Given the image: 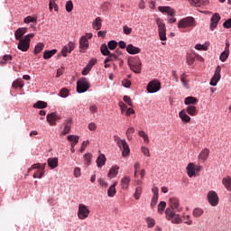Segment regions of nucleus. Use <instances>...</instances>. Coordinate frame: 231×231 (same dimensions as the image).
Segmentation results:
<instances>
[{
    "mask_svg": "<svg viewBox=\"0 0 231 231\" xmlns=\"http://www.w3.org/2000/svg\"><path fill=\"white\" fill-rule=\"evenodd\" d=\"M170 207L165 210L166 219L168 221H171V223H175L176 225H180L183 223L181 220V217L176 214V212H181L183 208L180 207V199L172 197L169 199Z\"/></svg>",
    "mask_w": 231,
    "mask_h": 231,
    "instance_id": "obj_1",
    "label": "nucleus"
},
{
    "mask_svg": "<svg viewBox=\"0 0 231 231\" xmlns=\"http://www.w3.org/2000/svg\"><path fill=\"white\" fill-rule=\"evenodd\" d=\"M128 66L134 73H142V60H140V58L128 60Z\"/></svg>",
    "mask_w": 231,
    "mask_h": 231,
    "instance_id": "obj_2",
    "label": "nucleus"
},
{
    "mask_svg": "<svg viewBox=\"0 0 231 231\" xmlns=\"http://www.w3.org/2000/svg\"><path fill=\"white\" fill-rule=\"evenodd\" d=\"M155 23L158 26L159 37L161 41H167V28L165 23L160 18H156Z\"/></svg>",
    "mask_w": 231,
    "mask_h": 231,
    "instance_id": "obj_3",
    "label": "nucleus"
},
{
    "mask_svg": "<svg viewBox=\"0 0 231 231\" xmlns=\"http://www.w3.org/2000/svg\"><path fill=\"white\" fill-rule=\"evenodd\" d=\"M89 89V80L86 78H81L77 81V91L78 93H86Z\"/></svg>",
    "mask_w": 231,
    "mask_h": 231,
    "instance_id": "obj_4",
    "label": "nucleus"
},
{
    "mask_svg": "<svg viewBox=\"0 0 231 231\" xmlns=\"http://www.w3.org/2000/svg\"><path fill=\"white\" fill-rule=\"evenodd\" d=\"M194 17L188 16L180 20V22L178 23V28H189L190 26H194Z\"/></svg>",
    "mask_w": 231,
    "mask_h": 231,
    "instance_id": "obj_5",
    "label": "nucleus"
},
{
    "mask_svg": "<svg viewBox=\"0 0 231 231\" xmlns=\"http://www.w3.org/2000/svg\"><path fill=\"white\" fill-rule=\"evenodd\" d=\"M89 209L88 208V206L84 204H79V211H78V217L79 219L84 220L87 219V217H89Z\"/></svg>",
    "mask_w": 231,
    "mask_h": 231,
    "instance_id": "obj_6",
    "label": "nucleus"
},
{
    "mask_svg": "<svg viewBox=\"0 0 231 231\" xmlns=\"http://www.w3.org/2000/svg\"><path fill=\"white\" fill-rule=\"evenodd\" d=\"M161 88L162 83H160L158 79H153L148 83L147 91L148 93H157V91H160Z\"/></svg>",
    "mask_w": 231,
    "mask_h": 231,
    "instance_id": "obj_7",
    "label": "nucleus"
},
{
    "mask_svg": "<svg viewBox=\"0 0 231 231\" xmlns=\"http://www.w3.org/2000/svg\"><path fill=\"white\" fill-rule=\"evenodd\" d=\"M208 200L211 207H217V205H219V197L214 190H211L208 193Z\"/></svg>",
    "mask_w": 231,
    "mask_h": 231,
    "instance_id": "obj_8",
    "label": "nucleus"
},
{
    "mask_svg": "<svg viewBox=\"0 0 231 231\" xmlns=\"http://www.w3.org/2000/svg\"><path fill=\"white\" fill-rule=\"evenodd\" d=\"M218 80H221V66L219 65L216 68L215 74L209 82L210 86H217Z\"/></svg>",
    "mask_w": 231,
    "mask_h": 231,
    "instance_id": "obj_9",
    "label": "nucleus"
},
{
    "mask_svg": "<svg viewBox=\"0 0 231 231\" xmlns=\"http://www.w3.org/2000/svg\"><path fill=\"white\" fill-rule=\"evenodd\" d=\"M118 147L122 151V156L124 158H127V156H129V153L131 152V149H129V144H127L125 139L122 140V143Z\"/></svg>",
    "mask_w": 231,
    "mask_h": 231,
    "instance_id": "obj_10",
    "label": "nucleus"
},
{
    "mask_svg": "<svg viewBox=\"0 0 231 231\" xmlns=\"http://www.w3.org/2000/svg\"><path fill=\"white\" fill-rule=\"evenodd\" d=\"M118 147L122 151V156L124 158H127V156H129V153L131 152V149H129V144H127L125 139L122 140V143Z\"/></svg>",
    "mask_w": 231,
    "mask_h": 231,
    "instance_id": "obj_11",
    "label": "nucleus"
},
{
    "mask_svg": "<svg viewBox=\"0 0 231 231\" xmlns=\"http://www.w3.org/2000/svg\"><path fill=\"white\" fill-rule=\"evenodd\" d=\"M219 21H221V16L219 15V14L215 13L210 19L209 24V28L212 32L213 30H216V28H217V23H219Z\"/></svg>",
    "mask_w": 231,
    "mask_h": 231,
    "instance_id": "obj_12",
    "label": "nucleus"
},
{
    "mask_svg": "<svg viewBox=\"0 0 231 231\" xmlns=\"http://www.w3.org/2000/svg\"><path fill=\"white\" fill-rule=\"evenodd\" d=\"M57 120H60V116L57 115V112L47 115V122L50 125H57Z\"/></svg>",
    "mask_w": 231,
    "mask_h": 231,
    "instance_id": "obj_13",
    "label": "nucleus"
},
{
    "mask_svg": "<svg viewBox=\"0 0 231 231\" xmlns=\"http://www.w3.org/2000/svg\"><path fill=\"white\" fill-rule=\"evenodd\" d=\"M18 50H21V51H28L30 50V42L28 40H25L23 38L22 40H18Z\"/></svg>",
    "mask_w": 231,
    "mask_h": 231,
    "instance_id": "obj_14",
    "label": "nucleus"
},
{
    "mask_svg": "<svg viewBox=\"0 0 231 231\" xmlns=\"http://www.w3.org/2000/svg\"><path fill=\"white\" fill-rule=\"evenodd\" d=\"M196 58L199 59V60H203V57L199 56V54L193 53H188L187 54V64L189 66H192L194 64Z\"/></svg>",
    "mask_w": 231,
    "mask_h": 231,
    "instance_id": "obj_15",
    "label": "nucleus"
},
{
    "mask_svg": "<svg viewBox=\"0 0 231 231\" xmlns=\"http://www.w3.org/2000/svg\"><path fill=\"white\" fill-rule=\"evenodd\" d=\"M89 48V41L86 36H81L79 39V50L84 51Z\"/></svg>",
    "mask_w": 231,
    "mask_h": 231,
    "instance_id": "obj_16",
    "label": "nucleus"
},
{
    "mask_svg": "<svg viewBox=\"0 0 231 231\" xmlns=\"http://www.w3.org/2000/svg\"><path fill=\"white\" fill-rule=\"evenodd\" d=\"M28 32V28L26 27H21L18 28L15 32H14V36L16 41H21L23 40V36L24 35V33H26Z\"/></svg>",
    "mask_w": 231,
    "mask_h": 231,
    "instance_id": "obj_17",
    "label": "nucleus"
},
{
    "mask_svg": "<svg viewBox=\"0 0 231 231\" xmlns=\"http://www.w3.org/2000/svg\"><path fill=\"white\" fill-rule=\"evenodd\" d=\"M126 51L130 55H136V53H140V51H142V49L135 47L133 44H128L126 46Z\"/></svg>",
    "mask_w": 231,
    "mask_h": 231,
    "instance_id": "obj_18",
    "label": "nucleus"
},
{
    "mask_svg": "<svg viewBox=\"0 0 231 231\" xmlns=\"http://www.w3.org/2000/svg\"><path fill=\"white\" fill-rule=\"evenodd\" d=\"M187 174L189 178H192L193 176H196V170L194 163L190 162L188 164L187 168Z\"/></svg>",
    "mask_w": 231,
    "mask_h": 231,
    "instance_id": "obj_19",
    "label": "nucleus"
},
{
    "mask_svg": "<svg viewBox=\"0 0 231 231\" xmlns=\"http://www.w3.org/2000/svg\"><path fill=\"white\" fill-rule=\"evenodd\" d=\"M179 116H180V120H182V122H185V124H189V122H190V116H189V115H187L186 109H182L179 113Z\"/></svg>",
    "mask_w": 231,
    "mask_h": 231,
    "instance_id": "obj_20",
    "label": "nucleus"
},
{
    "mask_svg": "<svg viewBox=\"0 0 231 231\" xmlns=\"http://www.w3.org/2000/svg\"><path fill=\"white\" fill-rule=\"evenodd\" d=\"M118 185V182H114L113 185H111L107 190V196L108 198H115V195L116 194V186Z\"/></svg>",
    "mask_w": 231,
    "mask_h": 231,
    "instance_id": "obj_21",
    "label": "nucleus"
},
{
    "mask_svg": "<svg viewBox=\"0 0 231 231\" xmlns=\"http://www.w3.org/2000/svg\"><path fill=\"white\" fill-rule=\"evenodd\" d=\"M209 153H210V151L208 148L203 149L199 155V160H201V162H207V159L208 158Z\"/></svg>",
    "mask_w": 231,
    "mask_h": 231,
    "instance_id": "obj_22",
    "label": "nucleus"
},
{
    "mask_svg": "<svg viewBox=\"0 0 231 231\" xmlns=\"http://www.w3.org/2000/svg\"><path fill=\"white\" fill-rule=\"evenodd\" d=\"M129 183H131V177H129V176H125V177L121 180L122 189H124V190H127V189H129Z\"/></svg>",
    "mask_w": 231,
    "mask_h": 231,
    "instance_id": "obj_23",
    "label": "nucleus"
},
{
    "mask_svg": "<svg viewBox=\"0 0 231 231\" xmlns=\"http://www.w3.org/2000/svg\"><path fill=\"white\" fill-rule=\"evenodd\" d=\"M92 28L94 30H100L102 28V18L97 16L92 23Z\"/></svg>",
    "mask_w": 231,
    "mask_h": 231,
    "instance_id": "obj_24",
    "label": "nucleus"
},
{
    "mask_svg": "<svg viewBox=\"0 0 231 231\" xmlns=\"http://www.w3.org/2000/svg\"><path fill=\"white\" fill-rule=\"evenodd\" d=\"M47 163L51 169H56V167H59V160L57 158H49Z\"/></svg>",
    "mask_w": 231,
    "mask_h": 231,
    "instance_id": "obj_25",
    "label": "nucleus"
},
{
    "mask_svg": "<svg viewBox=\"0 0 231 231\" xmlns=\"http://www.w3.org/2000/svg\"><path fill=\"white\" fill-rule=\"evenodd\" d=\"M106 155L100 154L97 159V165L100 169L101 167H104L106 165Z\"/></svg>",
    "mask_w": 231,
    "mask_h": 231,
    "instance_id": "obj_26",
    "label": "nucleus"
},
{
    "mask_svg": "<svg viewBox=\"0 0 231 231\" xmlns=\"http://www.w3.org/2000/svg\"><path fill=\"white\" fill-rule=\"evenodd\" d=\"M118 169H120L118 166H113L107 174L108 178H116L118 175Z\"/></svg>",
    "mask_w": 231,
    "mask_h": 231,
    "instance_id": "obj_27",
    "label": "nucleus"
},
{
    "mask_svg": "<svg viewBox=\"0 0 231 231\" xmlns=\"http://www.w3.org/2000/svg\"><path fill=\"white\" fill-rule=\"evenodd\" d=\"M187 113L188 115H190V116H196V115H198V109L195 106L189 105L187 107Z\"/></svg>",
    "mask_w": 231,
    "mask_h": 231,
    "instance_id": "obj_28",
    "label": "nucleus"
},
{
    "mask_svg": "<svg viewBox=\"0 0 231 231\" xmlns=\"http://www.w3.org/2000/svg\"><path fill=\"white\" fill-rule=\"evenodd\" d=\"M55 53H57V49H53L51 51H45L43 53V59H51L53 55H55Z\"/></svg>",
    "mask_w": 231,
    "mask_h": 231,
    "instance_id": "obj_29",
    "label": "nucleus"
},
{
    "mask_svg": "<svg viewBox=\"0 0 231 231\" xmlns=\"http://www.w3.org/2000/svg\"><path fill=\"white\" fill-rule=\"evenodd\" d=\"M222 184L226 187L227 190L231 192V178L230 177L222 179Z\"/></svg>",
    "mask_w": 231,
    "mask_h": 231,
    "instance_id": "obj_30",
    "label": "nucleus"
},
{
    "mask_svg": "<svg viewBox=\"0 0 231 231\" xmlns=\"http://www.w3.org/2000/svg\"><path fill=\"white\" fill-rule=\"evenodd\" d=\"M184 104H186V106H190L191 104H198V98L194 97H188L185 98Z\"/></svg>",
    "mask_w": 231,
    "mask_h": 231,
    "instance_id": "obj_31",
    "label": "nucleus"
},
{
    "mask_svg": "<svg viewBox=\"0 0 231 231\" xmlns=\"http://www.w3.org/2000/svg\"><path fill=\"white\" fill-rule=\"evenodd\" d=\"M12 59H14L12 55H4L2 60H0V66H5V64H8V62H10Z\"/></svg>",
    "mask_w": 231,
    "mask_h": 231,
    "instance_id": "obj_32",
    "label": "nucleus"
},
{
    "mask_svg": "<svg viewBox=\"0 0 231 231\" xmlns=\"http://www.w3.org/2000/svg\"><path fill=\"white\" fill-rule=\"evenodd\" d=\"M79 135H69L68 140L71 143L72 147H75L79 143Z\"/></svg>",
    "mask_w": 231,
    "mask_h": 231,
    "instance_id": "obj_33",
    "label": "nucleus"
},
{
    "mask_svg": "<svg viewBox=\"0 0 231 231\" xmlns=\"http://www.w3.org/2000/svg\"><path fill=\"white\" fill-rule=\"evenodd\" d=\"M45 167H46V163H44L42 165L41 170H38L37 172L33 174V178L34 179L35 178H39V179L42 178V176H44V169H45Z\"/></svg>",
    "mask_w": 231,
    "mask_h": 231,
    "instance_id": "obj_34",
    "label": "nucleus"
},
{
    "mask_svg": "<svg viewBox=\"0 0 231 231\" xmlns=\"http://www.w3.org/2000/svg\"><path fill=\"white\" fill-rule=\"evenodd\" d=\"M188 77L189 76L185 73L180 75V82L183 85V87L186 88H189V80H187Z\"/></svg>",
    "mask_w": 231,
    "mask_h": 231,
    "instance_id": "obj_35",
    "label": "nucleus"
},
{
    "mask_svg": "<svg viewBox=\"0 0 231 231\" xmlns=\"http://www.w3.org/2000/svg\"><path fill=\"white\" fill-rule=\"evenodd\" d=\"M33 107H36L37 109H44L45 107H48V103L44 101H38L33 105Z\"/></svg>",
    "mask_w": 231,
    "mask_h": 231,
    "instance_id": "obj_36",
    "label": "nucleus"
},
{
    "mask_svg": "<svg viewBox=\"0 0 231 231\" xmlns=\"http://www.w3.org/2000/svg\"><path fill=\"white\" fill-rule=\"evenodd\" d=\"M42 50H44V43L40 42V43L36 44V46L34 48V54L37 55V54L41 53Z\"/></svg>",
    "mask_w": 231,
    "mask_h": 231,
    "instance_id": "obj_37",
    "label": "nucleus"
},
{
    "mask_svg": "<svg viewBox=\"0 0 231 231\" xmlns=\"http://www.w3.org/2000/svg\"><path fill=\"white\" fill-rule=\"evenodd\" d=\"M190 6H195L196 8H199L201 5H203V0H189Z\"/></svg>",
    "mask_w": 231,
    "mask_h": 231,
    "instance_id": "obj_38",
    "label": "nucleus"
},
{
    "mask_svg": "<svg viewBox=\"0 0 231 231\" xmlns=\"http://www.w3.org/2000/svg\"><path fill=\"white\" fill-rule=\"evenodd\" d=\"M134 133V127L131 126L126 130V138L127 140H133V134Z\"/></svg>",
    "mask_w": 231,
    "mask_h": 231,
    "instance_id": "obj_39",
    "label": "nucleus"
},
{
    "mask_svg": "<svg viewBox=\"0 0 231 231\" xmlns=\"http://www.w3.org/2000/svg\"><path fill=\"white\" fill-rule=\"evenodd\" d=\"M101 53L102 55L107 56L111 51H109V49L107 48V45L106 43L101 45Z\"/></svg>",
    "mask_w": 231,
    "mask_h": 231,
    "instance_id": "obj_40",
    "label": "nucleus"
},
{
    "mask_svg": "<svg viewBox=\"0 0 231 231\" xmlns=\"http://www.w3.org/2000/svg\"><path fill=\"white\" fill-rule=\"evenodd\" d=\"M166 207H167V203L165 201H161L158 205V212L160 214H163V210H165Z\"/></svg>",
    "mask_w": 231,
    "mask_h": 231,
    "instance_id": "obj_41",
    "label": "nucleus"
},
{
    "mask_svg": "<svg viewBox=\"0 0 231 231\" xmlns=\"http://www.w3.org/2000/svg\"><path fill=\"white\" fill-rule=\"evenodd\" d=\"M146 223L148 225V228H153L154 225H156V221L151 217L146 218Z\"/></svg>",
    "mask_w": 231,
    "mask_h": 231,
    "instance_id": "obj_42",
    "label": "nucleus"
},
{
    "mask_svg": "<svg viewBox=\"0 0 231 231\" xmlns=\"http://www.w3.org/2000/svg\"><path fill=\"white\" fill-rule=\"evenodd\" d=\"M23 86L24 83L21 79H16L13 82V88H14V89H17V88H23Z\"/></svg>",
    "mask_w": 231,
    "mask_h": 231,
    "instance_id": "obj_43",
    "label": "nucleus"
},
{
    "mask_svg": "<svg viewBox=\"0 0 231 231\" xmlns=\"http://www.w3.org/2000/svg\"><path fill=\"white\" fill-rule=\"evenodd\" d=\"M53 5H54V12H59V6L55 3V0H50L49 8L50 11L53 10Z\"/></svg>",
    "mask_w": 231,
    "mask_h": 231,
    "instance_id": "obj_44",
    "label": "nucleus"
},
{
    "mask_svg": "<svg viewBox=\"0 0 231 231\" xmlns=\"http://www.w3.org/2000/svg\"><path fill=\"white\" fill-rule=\"evenodd\" d=\"M203 209L202 208H195L194 210H193V217H201V215L203 214Z\"/></svg>",
    "mask_w": 231,
    "mask_h": 231,
    "instance_id": "obj_45",
    "label": "nucleus"
},
{
    "mask_svg": "<svg viewBox=\"0 0 231 231\" xmlns=\"http://www.w3.org/2000/svg\"><path fill=\"white\" fill-rule=\"evenodd\" d=\"M228 55H230V52L224 51L219 57L221 62H225L228 59Z\"/></svg>",
    "mask_w": 231,
    "mask_h": 231,
    "instance_id": "obj_46",
    "label": "nucleus"
},
{
    "mask_svg": "<svg viewBox=\"0 0 231 231\" xmlns=\"http://www.w3.org/2000/svg\"><path fill=\"white\" fill-rule=\"evenodd\" d=\"M23 23L25 24H30V23H37V18H33V16H27L24 18Z\"/></svg>",
    "mask_w": 231,
    "mask_h": 231,
    "instance_id": "obj_47",
    "label": "nucleus"
},
{
    "mask_svg": "<svg viewBox=\"0 0 231 231\" xmlns=\"http://www.w3.org/2000/svg\"><path fill=\"white\" fill-rule=\"evenodd\" d=\"M91 158H93V155H91V153H86L84 155V162L86 165H89L91 163Z\"/></svg>",
    "mask_w": 231,
    "mask_h": 231,
    "instance_id": "obj_48",
    "label": "nucleus"
},
{
    "mask_svg": "<svg viewBox=\"0 0 231 231\" xmlns=\"http://www.w3.org/2000/svg\"><path fill=\"white\" fill-rule=\"evenodd\" d=\"M181 221L186 225H192V219H190V216L189 215L183 216Z\"/></svg>",
    "mask_w": 231,
    "mask_h": 231,
    "instance_id": "obj_49",
    "label": "nucleus"
},
{
    "mask_svg": "<svg viewBox=\"0 0 231 231\" xmlns=\"http://www.w3.org/2000/svg\"><path fill=\"white\" fill-rule=\"evenodd\" d=\"M134 198L135 199H140V196H142V187H137L135 189V192H134Z\"/></svg>",
    "mask_w": 231,
    "mask_h": 231,
    "instance_id": "obj_50",
    "label": "nucleus"
},
{
    "mask_svg": "<svg viewBox=\"0 0 231 231\" xmlns=\"http://www.w3.org/2000/svg\"><path fill=\"white\" fill-rule=\"evenodd\" d=\"M68 95H69V91L68 90V88H62L60 91V97H61L62 98H66Z\"/></svg>",
    "mask_w": 231,
    "mask_h": 231,
    "instance_id": "obj_51",
    "label": "nucleus"
},
{
    "mask_svg": "<svg viewBox=\"0 0 231 231\" xmlns=\"http://www.w3.org/2000/svg\"><path fill=\"white\" fill-rule=\"evenodd\" d=\"M195 50H199V51H207L208 50V47L198 43V44L195 46Z\"/></svg>",
    "mask_w": 231,
    "mask_h": 231,
    "instance_id": "obj_52",
    "label": "nucleus"
},
{
    "mask_svg": "<svg viewBox=\"0 0 231 231\" xmlns=\"http://www.w3.org/2000/svg\"><path fill=\"white\" fill-rule=\"evenodd\" d=\"M157 203H158V196L155 194L152 199V202H151L152 208H154Z\"/></svg>",
    "mask_w": 231,
    "mask_h": 231,
    "instance_id": "obj_53",
    "label": "nucleus"
},
{
    "mask_svg": "<svg viewBox=\"0 0 231 231\" xmlns=\"http://www.w3.org/2000/svg\"><path fill=\"white\" fill-rule=\"evenodd\" d=\"M116 46H118V43L116 42V41L108 42V48L110 50H115L116 48Z\"/></svg>",
    "mask_w": 231,
    "mask_h": 231,
    "instance_id": "obj_54",
    "label": "nucleus"
},
{
    "mask_svg": "<svg viewBox=\"0 0 231 231\" xmlns=\"http://www.w3.org/2000/svg\"><path fill=\"white\" fill-rule=\"evenodd\" d=\"M66 10H67V12H72L73 11V2H71V1H68L67 3H66Z\"/></svg>",
    "mask_w": 231,
    "mask_h": 231,
    "instance_id": "obj_55",
    "label": "nucleus"
},
{
    "mask_svg": "<svg viewBox=\"0 0 231 231\" xmlns=\"http://www.w3.org/2000/svg\"><path fill=\"white\" fill-rule=\"evenodd\" d=\"M123 100L125 102V104H127L128 106H130V107H133V100H131V97L128 96H125Z\"/></svg>",
    "mask_w": 231,
    "mask_h": 231,
    "instance_id": "obj_56",
    "label": "nucleus"
},
{
    "mask_svg": "<svg viewBox=\"0 0 231 231\" xmlns=\"http://www.w3.org/2000/svg\"><path fill=\"white\" fill-rule=\"evenodd\" d=\"M170 9H171L170 6H159L158 7L159 12H162V14H167Z\"/></svg>",
    "mask_w": 231,
    "mask_h": 231,
    "instance_id": "obj_57",
    "label": "nucleus"
},
{
    "mask_svg": "<svg viewBox=\"0 0 231 231\" xmlns=\"http://www.w3.org/2000/svg\"><path fill=\"white\" fill-rule=\"evenodd\" d=\"M68 53H69V49H68V45H65L61 50L62 57H68Z\"/></svg>",
    "mask_w": 231,
    "mask_h": 231,
    "instance_id": "obj_58",
    "label": "nucleus"
},
{
    "mask_svg": "<svg viewBox=\"0 0 231 231\" xmlns=\"http://www.w3.org/2000/svg\"><path fill=\"white\" fill-rule=\"evenodd\" d=\"M88 144H89V141H83L80 148V152H84V151H86V148L88 147Z\"/></svg>",
    "mask_w": 231,
    "mask_h": 231,
    "instance_id": "obj_59",
    "label": "nucleus"
},
{
    "mask_svg": "<svg viewBox=\"0 0 231 231\" xmlns=\"http://www.w3.org/2000/svg\"><path fill=\"white\" fill-rule=\"evenodd\" d=\"M67 46L69 49V53H71V51L75 50V43H73V42H69Z\"/></svg>",
    "mask_w": 231,
    "mask_h": 231,
    "instance_id": "obj_60",
    "label": "nucleus"
},
{
    "mask_svg": "<svg viewBox=\"0 0 231 231\" xmlns=\"http://www.w3.org/2000/svg\"><path fill=\"white\" fill-rule=\"evenodd\" d=\"M69 131H71V126H69V125H65L62 134L66 135L69 133Z\"/></svg>",
    "mask_w": 231,
    "mask_h": 231,
    "instance_id": "obj_61",
    "label": "nucleus"
},
{
    "mask_svg": "<svg viewBox=\"0 0 231 231\" xmlns=\"http://www.w3.org/2000/svg\"><path fill=\"white\" fill-rule=\"evenodd\" d=\"M89 111H90V113H92V115H95V113L98 112V107L96 106V105H92L89 107Z\"/></svg>",
    "mask_w": 231,
    "mask_h": 231,
    "instance_id": "obj_62",
    "label": "nucleus"
},
{
    "mask_svg": "<svg viewBox=\"0 0 231 231\" xmlns=\"http://www.w3.org/2000/svg\"><path fill=\"white\" fill-rule=\"evenodd\" d=\"M122 84H123L124 88H130L131 87V80L123 79Z\"/></svg>",
    "mask_w": 231,
    "mask_h": 231,
    "instance_id": "obj_63",
    "label": "nucleus"
},
{
    "mask_svg": "<svg viewBox=\"0 0 231 231\" xmlns=\"http://www.w3.org/2000/svg\"><path fill=\"white\" fill-rule=\"evenodd\" d=\"M224 28H231V18L227 19L224 23H223Z\"/></svg>",
    "mask_w": 231,
    "mask_h": 231,
    "instance_id": "obj_64",
    "label": "nucleus"
}]
</instances>
